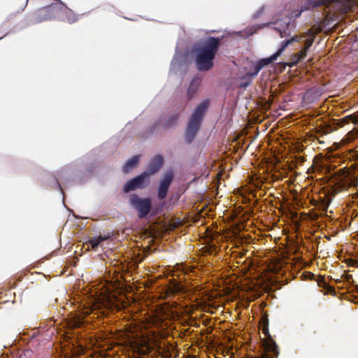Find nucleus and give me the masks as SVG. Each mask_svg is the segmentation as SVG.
<instances>
[{
	"label": "nucleus",
	"instance_id": "17",
	"mask_svg": "<svg viewBox=\"0 0 358 358\" xmlns=\"http://www.w3.org/2000/svg\"><path fill=\"white\" fill-rule=\"evenodd\" d=\"M179 224H180V222L178 223V224H171V226H170L169 229L172 230L174 228L177 227Z\"/></svg>",
	"mask_w": 358,
	"mask_h": 358
},
{
	"label": "nucleus",
	"instance_id": "10",
	"mask_svg": "<svg viewBox=\"0 0 358 358\" xmlns=\"http://www.w3.org/2000/svg\"><path fill=\"white\" fill-rule=\"evenodd\" d=\"M182 285L177 283L171 284L169 288L166 289V294L164 297L170 296L172 294H175L176 293H179L182 292Z\"/></svg>",
	"mask_w": 358,
	"mask_h": 358
},
{
	"label": "nucleus",
	"instance_id": "7",
	"mask_svg": "<svg viewBox=\"0 0 358 358\" xmlns=\"http://www.w3.org/2000/svg\"><path fill=\"white\" fill-rule=\"evenodd\" d=\"M131 202L138 210L141 216L147 215L150 211V201L149 199H139L136 196H134L131 199Z\"/></svg>",
	"mask_w": 358,
	"mask_h": 358
},
{
	"label": "nucleus",
	"instance_id": "15",
	"mask_svg": "<svg viewBox=\"0 0 358 358\" xmlns=\"http://www.w3.org/2000/svg\"><path fill=\"white\" fill-rule=\"evenodd\" d=\"M82 322H83L81 321V319H80V318H79V319H78V320H76L75 321V322L73 323V325L74 327H79V326L81 324V323H82Z\"/></svg>",
	"mask_w": 358,
	"mask_h": 358
},
{
	"label": "nucleus",
	"instance_id": "14",
	"mask_svg": "<svg viewBox=\"0 0 358 358\" xmlns=\"http://www.w3.org/2000/svg\"><path fill=\"white\" fill-rule=\"evenodd\" d=\"M348 182H349L350 186H357L358 185V179L357 178H350Z\"/></svg>",
	"mask_w": 358,
	"mask_h": 358
},
{
	"label": "nucleus",
	"instance_id": "5",
	"mask_svg": "<svg viewBox=\"0 0 358 358\" xmlns=\"http://www.w3.org/2000/svg\"><path fill=\"white\" fill-rule=\"evenodd\" d=\"M321 3L326 7H331L334 12L341 10V13H347L355 6L353 0H324Z\"/></svg>",
	"mask_w": 358,
	"mask_h": 358
},
{
	"label": "nucleus",
	"instance_id": "12",
	"mask_svg": "<svg viewBox=\"0 0 358 358\" xmlns=\"http://www.w3.org/2000/svg\"><path fill=\"white\" fill-rule=\"evenodd\" d=\"M138 162V157H133L130 159H129L124 166V169L125 171H128L130 169L134 167Z\"/></svg>",
	"mask_w": 358,
	"mask_h": 358
},
{
	"label": "nucleus",
	"instance_id": "3",
	"mask_svg": "<svg viewBox=\"0 0 358 358\" xmlns=\"http://www.w3.org/2000/svg\"><path fill=\"white\" fill-rule=\"evenodd\" d=\"M320 31L321 29L320 28L311 29L308 31V33L306 34L305 36H303V37L306 38L305 48L302 49L299 53L294 55V57L296 58L294 63L299 62L301 59L306 57L307 50L312 45L313 43L314 36ZM301 38H303V36L294 37L287 41L285 45L275 54L273 55L271 57L268 58L260 60L257 65V72H258L263 66H266L271 63L272 62L276 60L277 58L281 55V53L283 52V50L287 46H288L289 44H292L294 41H299L300 40H301Z\"/></svg>",
	"mask_w": 358,
	"mask_h": 358
},
{
	"label": "nucleus",
	"instance_id": "18",
	"mask_svg": "<svg viewBox=\"0 0 358 358\" xmlns=\"http://www.w3.org/2000/svg\"><path fill=\"white\" fill-rule=\"evenodd\" d=\"M147 233L148 234V235H152V231H149Z\"/></svg>",
	"mask_w": 358,
	"mask_h": 358
},
{
	"label": "nucleus",
	"instance_id": "13",
	"mask_svg": "<svg viewBox=\"0 0 358 358\" xmlns=\"http://www.w3.org/2000/svg\"><path fill=\"white\" fill-rule=\"evenodd\" d=\"M347 118H348L349 120H350V121L355 124H358V114L357 115H351V116H349Z\"/></svg>",
	"mask_w": 358,
	"mask_h": 358
},
{
	"label": "nucleus",
	"instance_id": "9",
	"mask_svg": "<svg viewBox=\"0 0 358 358\" xmlns=\"http://www.w3.org/2000/svg\"><path fill=\"white\" fill-rule=\"evenodd\" d=\"M172 180V174L171 173H166L163 179L161 180L159 188V197L164 199L167 192V189Z\"/></svg>",
	"mask_w": 358,
	"mask_h": 358
},
{
	"label": "nucleus",
	"instance_id": "16",
	"mask_svg": "<svg viewBox=\"0 0 358 358\" xmlns=\"http://www.w3.org/2000/svg\"><path fill=\"white\" fill-rule=\"evenodd\" d=\"M155 161L157 163L158 166H161V164H162V159L160 157H156Z\"/></svg>",
	"mask_w": 358,
	"mask_h": 358
},
{
	"label": "nucleus",
	"instance_id": "6",
	"mask_svg": "<svg viewBox=\"0 0 358 358\" xmlns=\"http://www.w3.org/2000/svg\"><path fill=\"white\" fill-rule=\"evenodd\" d=\"M206 108V104L205 103H203L196 108L194 113L192 115V117L188 125V134H194L196 131Z\"/></svg>",
	"mask_w": 358,
	"mask_h": 358
},
{
	"label": "nucleus",
	"instance_id": "19",
	"mask_svg": "<svg viewBox=\"0 0 358 358\" xmlns=\"http://www.w3.org/2000/svg\"><path fill=\"white\" fill-rule=\"evenodd\" d=\"M262 358H266V357H262Z\"/></svg>",
	"mask_w": 358,
	"mask_h": 358
},
{
	"label": "nucleus",
	"instance_id": "4",
	"mask_svg": "<svg viewBox=\"0 0 358 358\" xmlns=\"http://www.w3.org/2000/svg\"><path fill=\"white\" fill-rule=\"evenodd\" d=\"M218 44L217 39L208 38L197 50L196 64L199 70H208L212 67Z\"/></svg>",
	"mask_w": 358,
	"mask_h": 358
},
{
	"label": "nucleus",
	"instance_id": "1",
	"mask_svg": "<svg viewBox=\"0 0 358 358\" xmlns=\"http://www.w3.org/2000/svg\"><path fill=\"white\" fill-rule=\"evenodd\" d=\"M193 310L187 307H173L169 304L162 305L154 310H151L148 317L141 322V326L134 322H131L126 327L127 343L134 352L139 355H145L151 352L154 345L152 342L145 338V333L141 329V326L148 328L150 324L156 327H163L167 320H178L182 314L191 315Z\"/></svg>",
	"mask_w": 358,
	"mask_h": 358
},
{
	"label": "nucleus",
	"instance_id": "8",
	"mask_svg": "<svg viewBox=\"0 0 358 358\" xmlns=\"http://www.w3.org/2000/svg\"><path fill=\"white\" fill-rule=\"evenodd\" d=\"M147 173H143L140 176L130 180L124 185V191L128 192L141 187L143 185L144 180L147 177Z\"/></svg>",
	"mask_w": 358,
	"mask_h": 358
},
{
	"label": "nucleus",
	"instance_id": "11",
	"mask_svg": "<svg viewBox=\"0 0 358 358\" xmlns=\"http://www.w3.org/2000/svg\"><path fill=\"white\" fill-rule=\"evenodd\" d=\"M106 237L103 236H99L97 238L91 240L89 243H86L85 244V247L86 248V250H89L90 247L92 248V249H95L101 242L106 240Z\"/></svg>",
	"mask_w": 358,
	"mask_h": 358
},
{
	"label": "nucleus",
	"instance_id": "2",
	"mask_svg": "<svg viewBox=\"0 0 358 358\" xmlns=\"http://www.w3.org/2000/svg\"><path fill=\"white\" fill-rule=\"evenodd\" d=\"M122 285L119 282L106 281L100 285V287L94 290L95 299L90 302L89 306L85 308L78 317H83L85 315L94 314L96 309L120 310L129 305V301L122 292Z\"/></svg>",
	"mask_w": 358,
	"mask_h": 358
}]
</instances>
